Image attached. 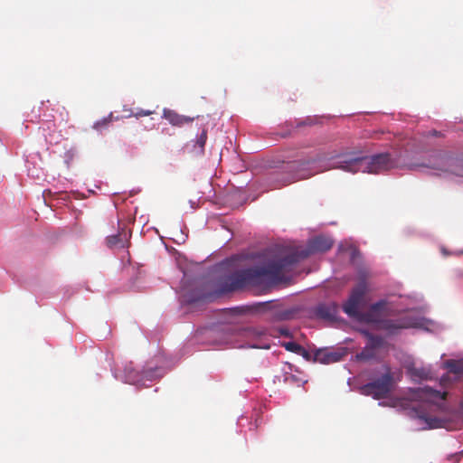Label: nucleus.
<instances>
[{
  "instance_id": "1",
  "label": "nucleus",
  "mask_w": 463,
  "mask_h": 463,
  "mask_svg": "<svg viewBox=\"0 0 463 463\" xmlns=\"http://www.w3.org/2000/svg\"><path fill=\"white\" fill-rule=\"evenodd\" d=\"M232 292V257H226L210 270L209 279L196 282L191 289L182 295V302L189 306H198L213 302Z\"/></svg>"
},
{
  "instance_id": "2",
  "label": "nucleus",
  "mask_w": 463,
  "mask_h": 463,
  "mask_svg": "<svg viewBox=\"0 0 463 463\" xmlns=\"http://www.w3.org/2000/svg\"><path fill=\"white\" fill-rule=\"evenodd\" d=\"M287 272L280 255L276 256L262 266L233 271V291L249 287L270 288L283 281Z\"/></svg>"
},
{
  "instance_id": "3",
  "label": "nucleus",
  "mask_w": 463,
  "mask_h": 463,
  "mask_svg": "<svg viewBox=\"0 0 463 463\" xmlns=\"http://www.w3.org/2000/svg\"><path fill=\"white\" fill-rule=\"evenodd\" d=\"M392 166L393 162L391 160L390 154L388 153H382L372 156L345 154L338 156L334 162V167L351 173L361 171L370 174H378Z\"/></svg>"
},
{
  "instance_id": "4",
  "label": "nucleus",
  "mask_w": 463,
  "mask_h": 463,
  "mask_svg": "<svg viewBox=\"0 0 463 463\" xmlns=\"http://www.w3.org/2000/svg\"><path fill=\"white\" fill-rule=\"evenodd\" d=\"M333 246V241L325 236H317L308 241L305 248H298L290 250L286 254H280L281 260L285 265L287 271H290L295 264L308 256L317 253L326 252Z\"/></svg>"
},
{
  "instance_id": "5",
  "label": "nucleus",
  "mask_w": 463,
  "mask_h": 463,
  "mask_svg": "<svg viewBox=\"0 0 463 463\" xmlns=\"http://www.w3.org/2000/svg\"><path fill=\"white\" fill-rule=\"evenodd\" d=\"M205 333L209 336L219 338V344L229 343L232 337V308L219 310Z\"/></svg>"
},
{
  "instance_id": "6",
  "label": "nucleus",
  "mask_w": 463,
  "mask_h": 463,
  "mask_svg": "<svg viewBox=\"0 0 463 463\" xmlns=\"http://www.w3.org/2000/svg\"><path fill=\"white\" fill-rule=\"evenodd\" d=\"M368 291L367 283L364 279L352 289L349 298L343 304V311L351 318H355L361 315L362 309L365 305V296Z\"/></svg>"
},
{
  "instance_id": "7",
  "label": "nucleus",
  "mask_w": 463,
  "mask_h": 463,
  "mask_svg": "<svg viewBox=\"0 0 463 463\" xmlns=\"http://www.w3.org/2000/svg\"><path fill=\"white\" fill-rule=\"evenodd\" d=\"M393 377L388 370L380 378L368 383L361 387V392L364 395H371L374 399L380 400L387 397L392 388Z\"/></svg>"
},
{
  "instance_id": "8",
  "label": "nucleus",
  "mask_w": 463,
  "mask_h": 463,
  "mask_svg": "<svg viewBox=\"0 0 463 463\" xmlns=\"http://www.w3.org/2000/svg\"><path fill=\"white\" fill-rule=\"evenodd\" d=\"M411 414L413 417L424 420L429 429L444 428L447 430H454L457 428L450 417H430L420 408L413 409Z\"/></svg>"
},
{
  "instance_id": "9",
  "label": "nucleus",
  "mask_w": 463,
  "mask_h": 463,
  "mask_svg": "<svg viewBox=\"0 0 463 463\" xmlns=\"http://www.w3.org/2000/svg\"><path fill=\"white\" fill-rule=\"evenodd\" d=\"M364 335L368 341L362 351L356 354V358L361 361H370L376 357L377 350L383 345L384 340L382 336L374 335L367 331H364Z\"/></svg>"
},
{
  "instance_id": "10",
  "label": "nucleus",
  "mask_w": 463,
  "mask_h": 463,
  "mask_svg": "<svg viewBox=\"0 0 463 463\" xmlns=\"http://www.w3.org/2000/svg\"><path fill=\"white\" fill-rule=\"evenodd\" d=\"M339 307L335 302L319 304L316 309L315 314L317 317L334 321L337 318Z\"/></svg>"
},
{
  "instance_id": "11",
  "label": "nucleus",
  "mask_w": 463,
  "mask_h": 463,
  "mask_svg": "<svg viewBox=\"0 0 463 463\" xmlns=\"http://www.w3.org/2000/svg\"><path fill=\"white\" fill-rule=\"evenodd\" d=\"M344 354L329 349H318L314 354V361L323 364H330L342 360Z\"/></svg>"
},
{
  "instance_id": "12",
  "label": "nucleus",
  "mask_w": 463,
  "mask_h": 463,
  "mask_svg": "<svg viewBox=\"0 0 463 463\" xmlns=\"http://www.w3.org/2000/svg\"><path fill=\"white\" fill-rule=\"evenodd\" d=\"M163 118L168 120L172 126L178 128L190 124L194 121V118L180 115L175 110L169 109H164Z\"/></svg>"
},
{
  "instance_id": "13",
  "label": "nucleus",
  "mask_w": 463,
  "mask_h": 463,
  "mask_svg": "<svg viewBox=\"0 0 463 463\" xmlns=\"http://www.w3.org/2000/svg\"><path fill=\"white\" fill-rule=\"evenodd\" d=\"M411 326V323L406 318H400L396 320L386 319L381 322V328L392 333L399 329L409 328Z\"/></svg>"
},
{
  "instance_id": "14",
  "label": "nucleus",
  "mask_w": 463,
  "mask_h": 463,
  "mask_svg": "<svg viewBox=\"0 0 463 463\" xmlns=\"http://www.w3.org/2000/svg\"><path fill=\"white\" fill-rule=\"evenodd\" d=\"M415 394L417 397L420 399L427 400L428 402L433 401V400H445L446 393H441L439 391L434 390L430 387H424V388H418L415 391Z\"/></svg>"
},
{
  "instance_id": "15",
  "label": "nucleus",
  "mask_w": 463,
  "mask_h": 463,
  "mask_svg": "<svg viewBox=\"0 0 463 463\" xmlns=\"http://www.w3.org/2000/svg\"><path fill=\"white\" fill-rule=\"evenodd\" d=\"M310 162H295L293 164V167L295 169H298L297 173L295 174V180H301L310 177L314 175V173H307V165H309Z\"/></svg>"
},
{
  "instance_id": "16",
  "label": "nucleus",
  "mask_w": 463,
  "mask_h": 463,
  "mask_svg": "<svg viewBox=\"0 0 463 463\" xmlns=\"http://www.w3.org/2000/svg\"><path fill=\"white\" fill-rule=\"evenodd\" d=\"M381 316L375 312H373L372 309L369 308L366 312H361V315L357 317V320L364 321L367 323H378L380 321Z\"/></svg>"
},
{
  "instance_id": "17",
  "label": "nucleus",
  "mask_w": 463,
  "mask_h": 463,
  "mask_svg": "<svg viewBox=\"0 0 463 463\" xmlns=\"http://www.w3.org/2000/svg\"><path fill=\"white\" fill-rule=\"evenodd\" d=\"M40 128L43 129L46 141L52 143V133L56 130L55 123L53 121L43 122L42 127Z\"/></svg>"
},
{
  "instance_id": "18",
  "label": "nucleus",
  "mask_w": 463,
  "mask_h": 463,
  "mask_svg": "<svg viewBox=\"0 0 463 463\" xmlns=\"http://www.w3.org/2000/svg\"><path fill=\"white\" fill-rule=\"evenodd\" d=\"M445 159H446V156L444 155H442L441 153H438L437 154V162L430 163V164H422V165H420V166L443 171V170H445V164H444Z\"/></svg>"
},
{
  "instance_id": "19",
  "label": "nucleus",
  "mask_w": 463,
  "mask_h": 463,
  "mask_svg": "<svg viewBox=\"0 0 463 463\" xmlns=\"http://www.w3.org/2000/svg\"><path fill=\"white\" fill-rule=\"evenodd\" d=\"M283 346L287 351L295 354H307V350L296 342H287L283 344Z\"/></svg>"
},
{
  "instance_id": "20",
  "label": "nucleus",
  "mask_w": 463,
  "mask_h": 463,
  "mask_svg": "<svg viewBox=\"0 0 463 463\" xmlns=\"http://www.w3.org/2000/svg\"><path fill=\"white\" fill-rule=\"evenodd\" d=\"M411 375L413 378L428 379L430 372L424 368H413L411 370Z\"/></svg>"
},
{
  "instance_id": "21",
  "label": "nucleus",
  "mask_w": 463,
  "mask_h": 463,
  "mask_svg": "<svg viewBox=\"0 0 463 463\" xmlns=\"http://www.w3.org/2000/svg\"><path fill=\"white\" fill-rule=\"evenodd\" d=\"M446 366L449 369V371L453 373H460L463 370L462 365L455 360L447 361Z\"/></svg>"
},
{
  "instance_id": "22",
  "label": "nucleus",
  "mask_w": 463,
  "mask_h": 463,
  "mask_svg": "<svg viewBox=\"0 0 463 463\" xmlns=\"http://www.w3.org/2000/svg\"><path fill=\"white\" fill-rule=\"evenodd\" d=\"M111 120L112 114H110L108 118H104L103 119L95 122L93 125V128L97 130H101L102 128H107L108 125L111 122Z\"/></svg>"
},
{
  "instance_id": "23",
  "label": "nucleus",
  "mask_w": 463,
  "mask_h": 463,
  "mask_svg": "<svg viewBox=\"0 0 463 463\" xmlns=\"http://www.w3.org/2000/svg\"><path fill=\"white\" fill-rule=\"evenodd\" d=\"M385 306H386V301L380 300V301L371 305L370 309H372L373 312H375V313L379 314L380 316H382V312L384 309Z\"/></svg>"
},
{
  "instance_id": "24",
  "label": "nucleus",
  "mask_w": 463,
  "mask_h": 463,
  "mask_svg": "<svg viewBox=\"0 0 463 463\" xmlns=\"http://www.w3.org/2000/svg\"><path fill=\"white\" fill-rule=\"evenodd\" d=\"M206 140H207L206 130H203V132L200 134V136L198 137V138L196 140V145L199 146L201 152L203 151Z\"/></svg>"
},
{
  "instance_id": "25",
  "label": "nucleus",
  "mask_w": 463,
  "mask_h": 463,
  "mask_svg": "<svg viewBox=\"0 0 463 463\" xmlns=\"http://www.w3.org/2000/svg\"><path fill=\"white\" fill-rule=\"evenodd\" d=\"M232 194H233V201H235V197H239L240 198V205H242V203L244 202H246L247 198H246V195L244 194V193L241 191V189L240 188H235L233 186V192H232ZM235 203V202H233V204Z\"/></svg>"
},
{
  "instance_id": "26",
  "label": "nucleus",
  "mask_w": 463,
  "mask_h": 463,
  "mask_svg": "<svg viewBox=\"0 0 463 463\" xmlns=\"http://www.w3.org/2000/svg\"><path fill=\"white\" fill-rule=\"evenodd\" d=\"M120 241L119 235H112L107 238V242L109 247L116 246Z\"/></svg>"
},
{
  "instance_id": "27",
  "label": "nucleus",
  "mask_w": 463,
  "mask_h": 463,
  "mask_svg": "<svg viewBox=\"0 0 463 463\" xmlns=\"http://www.w3.org/2000/svg\"><path fill=\"white\" fill-rule=\"evenodd\" d=\"M152 114H153V111H152V110H144V109H140V110H138V111L135 114V116H136L137 118H138V117L150 116V115H152Z\"/></svg>"
},
{
  "instance_id": "28",
  "label": "nucleus",
  "mask_w": 463,
  "mask_h": 463,
  "mask_svg": "<svg viewBox=\"0 0 463 463\" xmlns=\"http://www.w3.org/2000/svg\"><path fill=\"white\" fill-rule=\"evenodd\" d=\"M42 117H43V119H42L43 122H52V121H53V118H54L53 115L47 114L45 112L43 113Z\"/></svg>"
},
{
  "instance_id": "29",
  "label": "nucleus",
  "mask_w": 463,
  "mask_h": 463,
  "mask_svg": "<svg viewBox=\"0 0 463 463\" xmlns=\"http://www.w3.org/2000/svg\"><path fill=\"white\" fill-rule=\"evenodd\" d=\"M244 307H233V316L237 314H241L243 312Z\"/></svg>"
},
{
  "instance_id": "30",
  "label": "nucleus",
  "mask_w": 463,
  "mask_h": 463,
  "mask_svg": "<svg viewBox=\"0 0 463 463\" xmlns=\"http://www.w3.org/2000/svg\"><path fill=\"white\" fill-rule=\"evenodd\" d=\"M300 355H302L303 357L308 359L309 358V353L307 351V354H299Z\"/></svg>"
},
{
  "instance_id": "31",
  "label": "nucleus",
  "mask_w": 463,
  "mask_h": 463,
  "mask_svg": "<svg viewBox=\"0 0 463 463\" xmlns=\"http://www.w3.org/2000/svg\"><path fill=\"white\" fill-rule=\"evenodd\" d=\"M245 332H246V333H249V334H250V333H255V331H254V330H252V329H247Z\"/></svg>"
},
{
  "instance_id": "32",
  "label": "nucleus",
  "mask_w": 463,
  "mask_h": 463,
  "mask_svg": "<svg viewBox=\"0 0 463 463\" xmlns=\"http://www.w3.org/2000/svg\"><path fill=\"white\" fill-rule=\"evenodd\" d=\"M281 334H282V335H288V332H287V330H283V329H282V330H281Z\"/></svg>"
},
{
  "instance_id": "33",
  "label": "nucleus",
  "mask_w": 463,
  "mask_h": 463,
  "mask_svg": "<svg viewBox=\"0 0 463 463\" xmlns=\"http://www.w3.org/2000/svg\"><path fill=\"white\" fill-rule=\"evenodd\" d=\"M222 226H223V228H225L227 231H230V230H231V229H230V227H229V226H227V225H225V224H223Z\"/></svg>"
},
{
  "instance_id": "34",
  "label": "nucleus",
  "mask_w": 463,
  "mask_h": 463,
  "mask_svg": "<svg viewBox=\"0 0 463 463\" xmlns=\"http://www.w3.org/2000/svg\"><path fill=\"white\" fill-rule=\"evenodd\" d=\"M460 408L463 411V402L460 403Z\"/></svg>"
},
{
  "instance_id": "35",
  "label": "nucleus",
  "mask_w": 463,
  "mask_h": 463,
  "mask_svg": "<svg viewBox=\"0 0 463 463\" xmlns=\"http://www.w3.org/2000/svg\"><path fill=\"white\" fill-rule=\"evenodd\" d=\"M458 416V413H455V414H452L451 417H457Z\"/></svg>"
}]
</instances>
